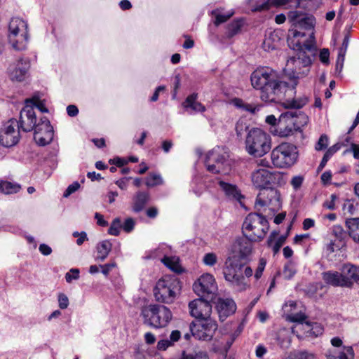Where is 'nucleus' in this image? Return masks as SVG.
I'll use <instances>...</instances> for the list:
<instances>
[{"mask_svg":"<svg viewBox=\"0 0 359 359\" xmlns=\"http://www.w3.org/2000/svg\"><path fill=\"white\" fill-rule=\"evenodd\" d=\"M346 226L350 237L355 243H359V217L347 219Z\"/></svg>","mask_w":359,"mask_h":359,"instance_id":"30","label":"nucleus"},{"mask_svg":"<svg viewBox=\"0 0 359 359\" xmlns=\"http://www.w3.org/2000/svg\"><path fill=\"white\" fill-rule=\"evenodd\" d=\"M231 103L237 109L251 114H255L259 108L253 104L245 102L241 98L235 97L231 100Z\"/></svg>","mask_w":359,"mask_h":359,"instance_id":"31","label":"nucleus"},{"mask_svg":"<svg viewBox=\"0 0 359 359\" xmlns=\"http://www.w3.org/2000/svg\"><path fill=\"white\" fill-rule=\"evenodd\" d=\"M315 355L307 351H300L291 354L285 359H314Z\"/></svg>","mask_w":359,"mask_h":359,"instance_id":"44","label":"nucleus"},{"mask_svg":"<svg viewBox=\"0 0 359 359\" xmlns=\"http://www.w3.org/2000/svg\"><path fill=\"white\" fill-rule=\"evenodd\" d=\"M80 187V184L78 182H74L69 185L63 194L65 198H68L71 194L76 191Z\"/></svg>","mask_w":359,"mask_h":359,"instance_id":"52","label":"nucleus"},{"mask_svg":"<svg viewBox=\"0 0 359 359\" xmlns=\"http://www.w3.org/2000/svg\"><path fill=\"white\" fill-rule=\"evenodd\" d=\"M295 273L294 270L290 266L285 265L283 269V276L285 279L292 278Z\"/></svg>","mask_w":359,"mask_h":359,"instance_id":"62","label":"nucleus"},{"mask_svg":"<svg viewBox=\"0 0 359 359\" xmlns=\"http://www.w3.org/2000/svg\"><path fill=\"white\" fill-rule=\"evenodd\" d=\"M249 4L252 11L257 12L268 10L272 6L297 7L299 0H249Z\"/></svg>","mask_w":359,"mask_h":359,"instance_id":"18","label":"nucleus"},{"mask_svg":"<svg viewBox=\"0 0 359 359\" xmlns=\"http://www.w3.org/2000/svg\"><path fill=\"white\" fill-rule=\"evenodd\" d=\"M308 97L306 95L295 97L292 99H287L283 103L285 108L301 109L308 102Z\"/></svg>","mask_w":359,"mask_h":359,"instance_id":"32","label":"nucleus"},{"mask_svg":"<svg viewBox=\"0 0 359 359\" xmlns=\"http://www.w3.org/2000/svg\"><path fill=\"white\" fill-rule=\"evenodd\" d=\"M102 269V273L105 276H107L109 273V272L116 266L115 262H111L108 263L104 265L100 266Z\"/></svg>","mask_w":359,"mask_h":359,"instance_id":"59","label":"nucleus"},{"mask_svg":"<svg viewBox=\"0 0 359 359\" xmlns=\"http://www.w3.org/2000/svg\"><path fill=\"white\" fill-rule=\"evenodd\" d=\"M275 38H278L277 34L271 33L264 39L262 46L265 50L269 51L276 48Z\"/></svg>","mask_w":359,"mask_h":359,"instance_id":"41","label":"nucleus"},{"mask_svg":"<svg viewBox=\"0 0 359 359\" xmlns=\"http://www.w3.org/2000/svg\"><path fill=\"white\" fill-rule=\"evenodd\" d=\"M203 262L205 266H213L217 262V256L214 252H208L204 255Z\"/></svg>","mask_w":359,"mask_h":359,"instance_id":"45","label":"nucleus"},{"mask_svg":"<svg viewBox=\"0 0 359 359\" xmlns=\"http://www.w3.org/2000/svg\"><path fill=\"white\" fill-rule=\"evenodd\" d=\"M216 309L219 320L224 321L229 316L235 313L236 304L232 299L219 298L216 303Z\"/></svg>","mask_w":359,"mask_h":359,"instance_id":"21","label":"nucleus"},{"mask_svg":"<svg viewBox=\"0 0 359 359\" xmlns=\"http://www.w3.org/2000/svg\"><path fill=\"white\" fill-rule=\"evenodd\" d=\"M349 43V35H345L341 47L339 49L338 54L345 56Z\"/></svg>","mask_w":359,"mask_h":359,"instance_id":"56","label":"nucleus"},{"mask_svg":"<svg viewBox=\"0 0 359 359\" xmlns=\"http://www.w3.org/2000/svg\"><path fill=\"white\" fill-rule=\"evenodd\" d=\"M30 67L28 59L20 58L15 62L11 64L8 69L9 78L13 81L22 82L29 76Z\"/></svg>","mask_w":359,"mask_h":359,"instance_id":"17","label":"nucleus"},{"mask_svg":"<svg viewBox=\"0 0 359 359\" xmlns=\"http://www.w3.org/2000/svg\"><path fill=\"white\" fill-rule=\"evenodd\" d=\"M320 60L322 63L327 65L329 64L330 52L327 48H323L320 50L319 55Z\"/></svg>","mask_w":359,"mask_h":359,"instance_id":"57","label":"nucleus"},{"mask_svg":"<svg viewBox=\"0 0 359 359\" xmlns=\"http://www.w3.org/2000/svg\"><path fill=\"white\" fill-rule=\"evenodd\" d=\"M304 330L306 337L315 338L323 333V327L317 323L312 324L306 323Z\"/></svg>","mask_w":359,"mask_h":359,"instance_id":"34","label":"nucleus"},{"mask_svg":"<svg viewBox=\"0 0 359 359\" xmlns=\"http://www.w3.org/2000/svg\"><path fill=\"white\" fill-rule=\"evenodd\" d=\"M289 21L295 29H290V35L294 38L292 41L293 48L299 50L297 57H292L287 61V67L292 69V78L294 79L292 88L297 85L296 79L306 76L310 71L312 63L311 56L306 54L305 50L316 55L314 46L313 28L316 23L315 18L309 14L299 11H290L287 14Z\"/></svg>","mask_w":359,"mask_h":359,"instance_id":"1","label":"nucleus"},{"mask_svg":"<svg viewBox=\"0 0 359 359\" xmlns=\"http://www.w3.org/2000/svg\"><path fill=\"white\" fill-rule=\"evenodd\" d=\"M39 252L44 256L50 255L52 253L51 248L46 244H41L39 247Z\"/></svg>","mask_w":359,"mask_h":359,"instance_id":"63","label":"nucleus"},{"mask_svg":"<svg viewBox=\"0 0 359 359\" xmlns=\"http://www.w3.org/2000/svg\"><path fill=\"white\" fill-rule=\"evenodd\" d=\"M161 262L172 271L180 273L182 272L181 266L174 260V258L165 256Z\"/></svg>","mask_w":359,"mask_h":359,"instance_id":"40","label":"nucleus"},{"mask_svg":"<svg viewBox=\"0 0 359 359\" xmlns=\"http://www.w3.org/2000/svg\"><path fill=\"white\" fill-rule=\"evenodd\" d=\"M212 299L200 297L189 302V308L191 316L203 320V319H212L210 316L212 310L210 302Z\"/></svg>","mask_w":359,"mask_h":359,"instance_id":"16","label":"nucleus"},{"mask_svg":"<svg viewBox=\"0 0 359 359\" xmlns=\"http://www.w3.org/2000/svg\"><path fill=\"white\" fill-rule=\"evenodd\" d=\"M278 128L280 130L279 135L282 137H287L292 134L294 130L293 125L290 123V121H285L281 122L280 117L278 123Z\"/></svg>","mask_w":359,"mask_h":359,"instance_id":"37","label":"nucleus"},{"mask_svg":"<svg viewBox=\"0 0 359 359\" xmlns=\"http://www.w3.org/2000/svg\"><path fill=\"white\" fill-rule=\"evenodd\" d=\"M67 113L71 117H74L79 114V109L76 105L70 104L67 107Z\"/></svg>","mask_w":359,"mask_h":359,"instance_id":"64","label":"nucleus"},{"mask_svg":"<svg viewBox=\"0 0 359 359\" xmlns=\"http://www.w3.org/2000/svg\"><path fill=\"white\" fill-rule=\"evenodd\" d=\"M163 184V179L158 174L150 173L146 178V185L147 187H154Z\"/></svg>","mask_w":359,"mask_h":359,"instance_id":"43","label":"nucleus"},{"mask_svg":"<svg viewBox=\"0 0 359 359\" xmlns=\"http://www.w3.org/2000/svg\"><path fill=\"white\" fill-rule=\"evenodd\" d=\"M217 182L219 188L224 194L226 198L231 200L241 201L243 196L236 185L229 183L220 177L217 178Z\"/></svg>","mask_w":359,"mask_h":359,"instance_id":"22","label":"nucleus"},{"mask_svg":"<svg viewBox=\"0 0 359 359\" xmlns=\"http://www.w3.org/2000/svg\"><path fill=\"white\" fill-rule=\"evenodd\" d=\"M342 144L341 142H337L334 144L333 146L330 147L325 153L320 165H318V169L322 170L330 160V158L335 154L337 151H339L342 147Z\"/></svg>","mask_w":359,"mask_h":359,"instance_id":"35","label":"nucleus"},{"mask_svg":"<svg viewBox=\"0 0 359 359\" xmlns=\"http://www.w3.org/2000/svg\"><path fill=\"white\" fill-rule=\"evenodd\" d=\"M20 188V185L17 183H12L8 181H2L0 182V189L5 194L18 193Z\"/></svg>","mask_w":359,"mask_h":359,"instance_id":"36","label":"nucleus"},{"mask_svg":"<svg viewBox=\"0 0 359 359\" xmlns=\"http://www.w3.org/2000/svg\"><path fill=\"white\" fill-rule=\"evenodd\" d=\"M328 145V137L326 135H321L318 141L316 144L315 149L317 151H322L327 148Z\"/></svg>","mask_w":359,"mask_h":359,"instance_id":"49","label":"nucleus"},{"mask_svg":"<svg viewBox=\"0 0 359 359\" xmlns=\"http://www.w3.org/2000/svg\"><path fill=\"white\" fill-rule=\"evenodd\" d=\"M269 225L264 216L259 213H250L245 219L242 232L251 241H259L265 236Z\"/></svg>","mask_w":359,"mask_h":359,"instance_id":"7","label":"nucleus"},{"mask_svg":"<svg viewBox=\"0 0 359 359\" xmlns=\"http://www.w3.org/2000/svg\"><path fill=\"white\" fill-rule=\"evenodd\" d=\"M140 316L144 325L154 329L165 327L172 318V313L167 306L157 304L142 307Z\"/></svg>","mask_w":359,"mask_h":359,"instance_id":"5","label":"nucleus"},{"mask_svg":"<svg viewBox=\"0 0 359 359\" xmlns=\"http://www.w3.org/2000/svg\"><path fill=\"white\" fill-rule=\"evenodd\" d=\"M32 102H29V105H32L33 107H36L40 111L46 113L48 112V109L46 107L45 104L40 100H37L36 102H33L32 100H30Z\"/></svg>","mask_w":359,"mask_h":359,"instance_id":"61","label":"nucleus"},{"mask_svg":"<svg viewBox=\"0 0 359 359\" xmlns=\"http://www.w3.org/2000/svg\"><path fill=\"white\" fill-rule=\"evenodd\" d=\"M182 337V333L179 330H172L168 338L161 339L158 341L156 348L158 351H165L169 347H172Z\"/></svg>","mask_w":359,"mask_h":359,"instance_id":"24","label":"nucleus"},{"mask_svg":"<svg viewBox=\"0 0 359 359\" xmlns=\"http://www.w3.org/2000/svg\"><path fill=\"white\" fill-rule=\"evenodd\" d=\"M356 271V266L351 264H345L342 269L341 272H339L341 276L342 284L344 287H350L353 285V280L354 273Z\"/></svg>","mask_w":359,"mask_h":359,"instance_id":"26","label":"nucleus"},{"mask_svg":"<svg viewBox=\"0 0 359 359\" xmlns=\"http://www.w3.org/2000/svg\"><path fill=\"white\" fill-rule=\"evenodd\" d=\"M194 292L200 297L214 299L217 285L214 276L210 273L201 275L193 285Z\"/></svg>","mask_w":359,"mask_h":359,"instance_id":"13","label":"nucleus"},{"mask_svg":"<svg viewBox=\"0 0 359 359\" xmlns=\"http://www.w3.org/2000/svg\"><path fill=\"white\" fill-rule=\"evenodd\" d=\"M150 196L148 192L138 191L133 198L132 210L138 213L142 211L149 203Z\"/></svg>","mask_w":359,"mask_h":359,"instance_id":"23","label":"nucleus"},{"mask_svg":"<svg viewBox=\"0 0 359 359\" xmlns=\"http://www.w3.org/2000/svg\"><path fill=\"white\" fill-rule=\"evenodd\" d=\"M30 99L26 100L25 106L20 112L19 128L23 132H31L34 129V139L39 146L50 144L54 135L53 128L47 117L43 116L37 123L36 116L32 105H29Z\"/></svg>","mask_w":359,"mask_h":359,"instance_id":"4","label":"nucleus"},{"mask_svg":"<svg viewBox=\"0 0 359 359\" xmlns=\"http://www.w3.org/2000/svg\"><path fill=\"white\" fill-rule=\"evenodd\" d=\"M197 99L198 93H194L189 95L182 103L183 107L186 109H191L195 112H204L206 110L205 107L198 102Z\"/></svg>","mask_w":359,"mask_h":359,"instance_id":"25","label":"nucleus"},{"mask_svg":"<svg viewBox=\"0 0 359 359\" xmlns=\"http://www.w3.org/2000/svg\"><path fill=\"white\" fill-rule=\"evenodd\" d=\"M28 25L22 18H11L8 25V41L12 48L18 51L27 48L28 43Z\"/></svg>","mask_w":359,"mask_h":359,"instance_id":"8","label":"nucleus"},{"mask_svg":"<svg viewBox=\"0 0 359 359\" xmlns=\"http://www.w3.org/2000/svg\"><path fill=\"white\" fill-rule=\"evenodd\" d=\"M278 233L273 231L267 240V245L269 247H271L274 255L277 254L280 248L283 246L286 240V236H280L276 242H273Z\"/></svg>","mask_w":359,"mask_h":359,"instance_id":"33","label":"nucleus"},{"mask_svg":"<svg viewBox=\"0 0 359 359\" xmlns=\"http://www.w3.org/2000/svg\"><path fill=\"white\" fill-rule=\"evenodd\" d=\"M354 353L351 346L344 347L342 351H329L326 353L327 359H353Z\"/></svg>","mask_w":359,"mask_h":359,"instance_id":"28","label":"nucleus"},{"mask_svg":"<svg viewBox=\"0 0 359 359\" xmlns=\"http://www.w3.org/2000/svg\"><path fill=\"white\" fill-rule=\"evenodd\" d=\"M290 121V123L293 125L294 130H300L302 127L307 124L309 117L302 111H287L282 113L280 115V121Z\"/></svg>","mask_w":359,"mask_h":359,"instance_id":"20","label":"nucleus"},{"mask_svg":"<svg viewBox=\"0 0 359 359\" xmlns=\"http://www.w3.org/2000/svg\"><path fill=\"white\" fill-rule=\"evenodd\" d=\"M79 278V270L78 269H71L69 272L65 274V280L67 283H71L73 280Z\"/></svg>","mask_w":359,"mask_h":359,"instance_id":"51","label":"nucleus"},{"mask_svg":"<svg viewBox=\"0 0 359 359\" xmlns=\"http://www.w3.org/2000/svg\"><path fill=\"white\" fill-rule=\"evenodd\" d=\"M182 359H209V356L205 351H198L187 355L184 354Z\"/></svg>","mask_w":359,"mask_h":359,"instance_id":"47","label":"nucleus"},{"mask_svg":"<svg viewBox=\"0 0 359 359\" xmlns=\"http://www.w3.org/2000/svg\"><path fill=\"white\" fill-rule=\"evenodd\" d=\"M352 152L355 159H359V144L351 143V147L346 149L344 153Z\"/></svg>","mask_w":359,"mask_h":359,"instance_id":"60","label":"nucleus"},{"mask_svg":"<svg viewBox=\"0 0 359 359\" xmlns=\"http://www.w3.org/2000/svg\"><path fill=\"white\" fill-rule=\"evenodd\" d=\"M180 282L176 277L165 276L156 284L154 294L157 302L170 304L175 299L177 293L180 290Z\"/></svg>","mask_w":359,"mask_h":359,"instance_id":"9","label":"nucleus"},{"mask_svg":"<svg viewBox=\"0 0 359 359\" xmlns=\"http://www.w3.org/2000/svg\"><path fill=\"white\" fill-rule=\"evenodd\" d=\"M299 153L297 147L291 143L283 142L275 147L271 153V158L275 167L287 168L296 163Z\"/></svg>","mask_w":359,"mask_h":359,"instance_id":"10","label":"nucleus"},{"mask_svg":"<svg viewBox=\"0 0 359 359\" xmlns=\"http://www.w3.org/2000/svg\"><path fill=\"white\" fill-rule=\"evenodd\" d=\"M344 60H345V56L338 54L337 61H336V65H335V72H336V74H338L339 75L342 72Z\"/></svg>","mask_w":359,"mask_h":359,"instance_id":"54","label":"nucleus"},{"mask_svg":"<svg viewBox=\"0 0 359 359\" xmlns=\"http://www.w3.org/2000/svg\"><path fill=\"white\" fill-rule=\"evenodd\" d=\"M207 170L212 173L226 175L231 170V162L225 148L217 147L210 151L205 158Z\"/></svg>","mask_w":359,"mask_h":359,"instance_id":"11","label":"nucleus"},{"mask_svg":"<svg viewBox=\"0 0 359 359\" xmlns=\"http://www.w3.org/2000/svg\"><path fill=\"white\" fill-rule=\"evenodd\" d=\"M252 242L255 241L245 236L236 238L231 246L233 255L229 256L224 262L223 271L224 279L237 291H244L250 287V284L242 276L241 271L250 261Z\"/></svg>","mask_w":359,"mask_h":359,"instance_id":"2","label":"nucleus"},{"mask_svg":"<svg viewBox=\"0 0 359 359\" xmlns=\"http://www.w3.org/2000/svg\"><path fill=\"white\" fill-rule=\"evenodd\" d=\"M21 138L18 120L11 118L0 126V145L9 148L16 145Z\"/></svg>","mask_w":359,"mask_h":359,"instance_id":"12","label":"nucleus"},{"mask_svg":"<svg viewBox=\"0 0 359 359\" xmlns=\"http://www.w3.org/2000/svg\"><path fill=\"white\" fill-rule=\"evenodd\" d=\"M323 280L328 285L334 287H344L341 276L338 271H328L322 273Z\"/></svg>","mask_w":359,"mask_h":359,"instance_id":"27","label":"nucleus"},{"mask_svg":"<svg viewBox=\"0 0 359 359\" xmlns=\"http://www.w3.org/2000/svg\"><path fill=\"white\" fill-rule=\"evenodd\" d=\"M305 318H306L305 315L303 313H301L293 314L290 316V321L299 323L301 324V326H302V327L305 326L302 323L303 321L305 320Z\"/></svg>","mask_w":359,"mask_h":359,"instance_id":"58","label":"nucleus"},{"mask_svg":"<svg viewBox=\"0 0 359 359\" xmlns=\"http://www.w3.org/2000/svg\"><path fill=\"white\" fill-rule=\"evenodd\" d=\"M303 182H304V177L302 176H300V175L294 176L291 180V185L292 186L293 189L295 191H297L301 187Z\"/></svg>","mask_w":359,"mask_h":359,"instance_id":"55","label":"nucleus"},{"mask_svg":"<svg viewBox=\"0 0 359 359\" xmlns=\"http://www.w3.org/2000/svg\"><path fill=\"white\" fill-rule=\"evenodd\" d=\"M234 12L233 11H229L226 14L219 13L216 15L215 24V25H219L224 22H226L228 19H229L233 15Z\"/></svg>","mask_w":359,"mask_h":359,"instance_id":"50","label":"nucleus"},{"mask_svg":"<svg viewBox=\"0 0 359 359\" xmlns=\"http://www.w3.org/2000/svg\"><path fill=\"white\" fill-rule=\"evenodd\" d=\"M58 305L61 309H65L69 306V299L64 293H60L57 297Z\"/></svg>","mask_w":359,"mask_h":359,"instance_id":"53","label":"nucleus"},{"mask_svg":"<svg viewBox=\"0 0 359 359\" xmlns=\"http://www.w3.org/2000/svg\"><path fill=\"white\" fill-rule=\"evenodd\" d=\"M243 26V20H236L228 25L226 34L228 38H231L237 34Z\"/></svg>","mask_w":359,"mask_h":359,"instance_id":"39","label":"nucleus"},{"mask_svg":"<svg viewBox=\"0 0 359 359\" xmlns=\"http://www.w3.org/2000/svg\"><path fill=\"white\" fill-rule=\"evenodd\" d=\"M250 124L248 121L243 118L238 119L236 123L235 130L238 137L242 138L245 133L249 132Z\"/></svg>","mask_w":359,"mask_h":359,"instance_id":"38","label":"nucleus"},{"mask_svg":"<svg viewBox=\"0 0 359 359\" xmlns=\"http://www.w3.org/2000/svg\"><path fill=\"white\" fill-rule=\"evenodd\" d=\"M252 87L260 91L259 97L266 102H276L286 92L287 83L279 79L277 72L268 67L257 68L250 76Z\"/></svg>","mask_w":359,"mask_h":359,"instance_id":"3","label":"nucleus"},{"mask_svg":"<svg viewBox=\"0 0 359 359\" xmlns=\"http://www.w3.org/2000/svg\"><path fill=\"white\" fill-rule=\"evenodd\" d=\"M121 228H122L121 220L119 217H116L111 223V225L108 229V233L117 236L120 233Z\"/></svg>","mask_w":359,"mask_h":359,"instance_id":"42","label":"nucleus"},{"mask_svg":"<svg viewBox=\"0 0 359 359\" xmlns=\"http://www.w3.org/2000/svg\"><path fill=\"white\" fill-rule=\"evenodd\" d=\"M264 207L273 211L280 207V194L276 189L270 187L259 191L255 201V208L259 211Z\"/></svg>","mask_w":359,"mask_h":359,"instance_id":"14","label":"nucleus"},{"mask_svg":"<svg viewBox=\"0 0 359 359\" xmlns=\"http://www.w3.org/2000/svg\"><path fill=\"white\" fill-rule=\"evenodd\" d=\"M122 229L126 233H130L133 231L135 226V221L132 217H128L125 219L124 222L122 224Z\"/></svg>","mask_w":359,"mask_h":359,"instance_id":"48","label":"nucleus"},{"mask_svg":"<svg viewBox=\"0 0 359 359\" xmlns=\"http://www.w3.org/2000/svg\"><path fill=\"white\" fill-rule=\"evenodd\" d=\"M245 143L248 154L256 158L264 156L271 149L270 135L258 128H252L249 130Z\"/></svg>","mask_w":359,"mask_h":359,"instance_id":"6","label":"nucleus"},{"mask_svg":"<svg viewBox=\"0 0 359 359\" xmlns=\"http://www.w3.org/2000/svg\"><path fill=\"white\" fill-rule=\"evenodd\" d=\"M266 260L263 257L260 258L259 260L258 266L255 270V273L254 275V277L257 280L262 277L263 271H264V269L266 267Z\"/></svg>","mask_w":359,"mask_h":359,"instance_id":"46","label":"nucleus"},{"mask_svg":"<svg viewBox=\"0 0 359 359\" xmlns=\"http://www.w3.org/2000/svg\"><path fill=\"white\" fill-rule=\"evenodd\" d=\"M191 335L198 340L210 341L217 329V323L212 319H203L189 326Z\"/></svg>","mask_w":359,"mask_h":359,"instance_id":"15","label":"nucleus"},{"mask_svg":"<svg viewBox=\"0 0 359 359\" xmlns=\"http://www.w3.org/2000/svg\"><path fill=\"white\" fill-rule=\"evenodd\" d=\"M251 178L254 186L259 189L260 191L271 186L274 175L266 169L260 168L252 173Z\"/></svg>","mask_w":359,"mask_h":359,"instance_id":"19","label":"nucleus"},{"mask_svg":"<svg viewBox=\"0 0 359 359\" xmlns=\"http://www.w3.org/2000/svg\"><path fill=\"white\" fill-rule=\"evenodd\" d=\"M112 245L108 240H104L97 243V256L96 259L100 262H103L107 257L109 252L111 250Z\"/></svg>","mask_w":359,"mask_h":359,"instance_id":"29","label":"nucleus"}]
</instances>
